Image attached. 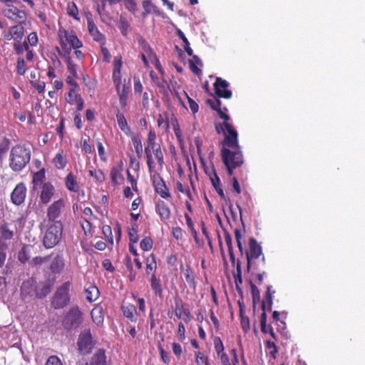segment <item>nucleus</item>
<instances>
[{"label":"nucleus","mask_w":365,"mask_h":365,"mask_svg":"<svg viewBox=\"0 0 365 365\" xmlns=\"http://www.w3.org/2000/svg\"><path fill=\"white\" fill-rule=\"evenodd\" d=\"M24 36V28L21 26H11L9 35L6 36L7 39L14 38L16 41L20 39Z\"/></svg>","instance_id":"30"},{"label":"nucleus","mask_w":365,"mask_h":365,"mask_svg":"<svg viewBox=\"0 0 365 365\" xmlns=\"http://www.w3.org/2000/svg\"><path fill=\"white\" fill-rule=\"evenodd\" d=\"M31 152L29 148L16 144L11 148L9 156V167L11 170L19 172L29 163Z\"/></svg>","instance_id":"2"},{"label":"nucleus","mask_w":365,"mask_h":365,"mask_svg":"<svg viewBox=\"0 0 365 365\" xmlns=\"http://www.w3.org/2000/svg\"><path fill=\"white\" fill-rule=\"evenodd\" d=\"M65 185L70 192H78L80 189V185L78 182L77 177L74 173L70 172L65 178Z\"/></svg>","instance_id":"22"},{"label":"nucleus","mask_w":365,"mask_h":365,"mask_svg":"<svg viewBox=\"0 0 365 365\" xmlns=\"http://www.w3.org/2000/svg\"><path fill=\"white\" fill-rule=\"evenodd\" d=\"M262 255V246L258 243L255 238L251 237L249 239V249L246 251L247 269L250 272L252 268V263L254 259H258Z\"/></svg>","instance_id":"8"},{"label":"nucleus","mask_w":365,"mask_h":365,"mask_svg":"<svg viewBox=\"0 0 365 365\" xmlns=\"http://www.w3.org/2000/svg\"><path fill=\"white\" fill-rule=\"evenodd\" d=\"M123 66V61L121 57L114 58V68L112 73V78L115 86L116 90H118V87L121 82V73L120 70Z\"/></svg>","instance_id":"15"},{"label":"nucleus","mask_w":365,"mask_h":365,"mask_svg":"<svg viewBox=\"0 0 365 365\" xmlns=\"http://www.w3.org/2000/svg\"><path fill=\"white\" fill-rule=\"evenodd\" d=\"M83 322V313L77 305L69 308L61 322L62 326L67 331L75 330Z\"/></svg>","instance_id":"5"},{"label":"nucleus","mask_w":365,"mask_h":365,"mask_svg":"<svg viewBox=\"0 0 365 365\" xmlns=\"http://www.w3.org/2000/svg\"><path fill=\"white\" fill-rule=\"evenodd\" d=\"M140 247L142 250L145 251H148L151 250L153 247V240L150 237H144V238L140 241Z\"/></svg>","instance_id":"60"},{"label":"nucleus","mask_w":365,"mask_h":365,"mask_svg":"<svg viewBox=\"0 0 365 365\" xmlns=\"http://www.w3.org/2000/svg\"><path fill=\"white\" fill-rule=\"evenodd\" d=\"M63 226L62 221H54L53 224L46 229L43 239V244L45 248L52 249L57 245L62 239Z\"/></svg>","instance_id":"3"},{"label":"nucleus","mask_w":365,"mask_h":365,"mask_svg":"<svg viewBox=\"0 0 365 365\" xmlns=\"http://www.w3.org/2000/svg\"><path fill=\"white\" fill-rule=\"evenodd\" d=\"M131 142L135 150V153L138 158H141L143 153V148L142 145L141 138L139 135H133L131 137Z\"/></svg>","instance_id":"34"},{"label":"nucleus","mask_w":365,"mask_h":365,"mask_svg":"<svg viewBox=\"0 0 365 365\" xmlns=\"http://www.w3.org/2000/svg\"><path fill=\"white\" fill-rule=\"evenodd\" d=\"M106 356L105 354V351L99 349L91 358L89 365H106Z\"/></svg>","instance_id":"31"},{"label":"nucleus","mask_w":365,"mask_h":365,"mask_svg":"<svg viewBox=\"0 0 365 365\" xmlns=\"http://www.w3.org/2000/svg\"><path fill=\"white\" fill-rule=\"evenodd\" d=\"M51 284L48 282L36 284L35 294L37 298H44L51 292Z\"/></svg>","instance_id":"25"},{"label":"nucleus","mask_w":365,"mask_h":365,"mask_svg":"<svg viewBox=\"0 0 365 365\" xmlns=\"http://www.w3.org/2000/svg\"><path fill=\"white\" fill-rule=\"evenodd\" d=\"M86 299L89 302H93L99 297V289L95 284H90L85 288Z\"/></svg>","instance_id":"26"},{"label":"nucleus","mask_w":365,"mask_h":365,"mask_svg":"<svg viewBox=\"0 0 365 365\" xmlns=\"http://www.w3.org/2000/svg\"><path fill=\"white\" fill-rule=\"evenodd\" d=\"M26 66L23 57H19L16 62V73L18 75L24 76L26 73Z\"/></svg>","instance_id":"52"},{"label":"nucleus","mask_w":365,"mask_h":365,"mask_svg":"<svg viewBox=\"0 0 365 365\" xmlns=\"http://www.w3.org/2000/svg\"><path fill=\"white\" fill-rule=\"evenodd\" d=\"M50 257H51V255H46L44 257H36L32 259L31 264L35 266L43 264L46 262H47V261H48Z\"/></svg>","instance_id":"64"},{"label":"nucleus","mask_w":365,"mask_h":365,"mask_svg":"<svg viewBox=\"0 0 365 365\" xmlns=\"http://www.w3.org/2000/svg\"><path fill=\"white\" fill-rule=\"evenodd\" d=\"M228 81L216 77L214 83V91L217 98L207 99L206 103L210 105L212 109L217 111L220 118L223 120L221 123L215 124L217 133H222L224 138L222 141L221 149L222 161L227 168L230 176H232L235 168L242 166L243 153L239 144L238 133L232 123H230V117L227 113V108L222 107L220 98L230 99L232 96V91L228 89Z\"/></svg>","instance_id":"1"},{"label":"nucleus","mask_w":365,"mask_h":365,"mask_svg":"<svg viewBox=\"0 0 365 365\" xmlns=\"http://www.w3.org/2000/svg\"><path fill=\"white\" fill-rule=\"evenodd\" d=\"M8 245L0 239V268L3 267L6 258Z\"/></svg>","instance_id":"57"},{"label":"nucleus","mask_w":365,"mask_h":365,"mask_svg":"<svg viewBox=\"0 0 365 365\" xmlns=\"http://www.w3.org/2000/svg\"><path fill=\"white\" fill-rule=\"evenodd\" d=\"M130 25L125 17L120 16L119 19L118 28L123 36H127Z\"/></svg>","instance_id":"44"},{"label":"nucleus","mask_w":365,"mask_h":365,"mask_svg":"<svg viewBox=\"0 0 365 365\" xmlns=\"http://www.w3.org/2000/svg\"><path fill=\"white\" fill-rule=\"evenodd\" d=\"M66 205L63 200L60 199L53 202L47 209L46 216L50 222L57 221L56 220L62 213V210Z\"/></svg>","instance_id":"11"},{"label":"nucleus","mask_w":365,"mask_h":365,"mask_svg":"<svg viewBox=\"0 0 365 365\" xmlns=\"http://www.w3.org/2000/svg\"><path fill=\"white\" fill-rule=\"evenodd\" d=\"M81 228L86 235H91L92 233V225L91 221L83 219L81 220Z\"/></svg>","instance_id":"61"},{"label":"nucleus","mask_w":365,"mask_h":365,"mask_svg":"<svg viewBox=\"0 0 365 365\" xmlns=\"http://www.w3.org/2000/svg\"><path fill=\"white\" fill-rule=\"evenodd\" d=\"M242 274V265H241V262L238 259L236 263V272L234 273V281H235L237 289H241L240 288V284H242L243 283Z\"/></svg>","instance_id":"37"},{"label":"nucleus","mask_w":365,"mask_h":365,"mask_svg":"<svg viewBox=\"0 0 365 365\" xmlns=\"http://www.w3.org/2000/svg\"><path fill=\"white\" fill-rule=\"evenodd\" d=\"M138 42L143 50L144 53L148 55V58L152 59V56H153L154 51L152 50L151 46L148 43L146 39L143 36H140L138 38Z\"/></svg>","instance_id":"36"},{"label":"nucleus","mask_w":365,"mask_h":365,"mask_svg":"<svg viewBox=\"0 0 365 365\" xmlns=\"http://www.w3.org/2000/svg\"><path fill=\"white\" fill-rule=\"evenodd\" d=\"M148 145L152 148V150L158 146L156 143V133L154 130L150 129L148 133Z\"/></svg>","instance_id":"56"},{"label":"nucleus","mask_w":365,"mask_h":365,"mask_svg":"<svg viewBox=\"0 0 365 365\" xmlns=\"http://www.w3.org/2000/svg\"><path fill=\"white\" fill-rule=\"evenodd\" d=\"M115 118L117 120L118 128L123 131V133L128 135L131 134V129L128 124L127 119L120 110L117 108L115 110Z\"/></svg>","instance_id":"21"},{"label":"nucleus","mask_w":365,"mask_h":365,"mask_svg":"<svg viewBox=\"0 0 365 365\" xmlns=\"http://www.w3.org/2000/svg\"><path fill=\"white\" fill-rule=\"evenodd\" d=\"M65 267L64 258L62 254L58 253L51 260L49 265L51 272L53 274L61 273Z\"/></svg>","instance_id":"17"},{"label":"nucleus","mask_w":365,"mask_h":365,"mask_svg":"<svg viewBox=\"0 0 365 365\" xmlns=\"http://www.w3.org/2000/svg\"><path fill=\"white\" fill-rule=\"evenodd\" d=\"M91 317L95 324L101 327L104 322V310L103 306L101 304H97L94 306L91 312Z\"/></svg>","instance_id":"18"},{"label":"nucleus","mask_w":365,"mask_h":365,"mask_svg":"<svg viewBox=\"0 0 365 365\" xmlns=\"http://www.w3.org/2000/svg\"><path fill=\"white\" fill-rule=\"evenodd\" d=\"M89 175L91 177L94 178L98 183H103L105 181L106 176L103 170L96 168V170H90Z\"/></svg>","instance_id":"46"},{"label":"nucleus","mask_w":365,"mask_h":365,"mask_svg":"<svg viewBox=\"0 0 365 365\" xmlns=\"http://www.w3.org/2000/svg\"><path fill=\"white\" fill-rule=\"evenodd\" d=\"M71 282H66L57 287L51 300V306L53 309L64 308L71 302Z\"/></svg>","instance_id":"4"},{"label":"nucleus","mask_w":365,"mask_h":365,"mask_svg":"<svg viewBox=\"0 0 365 365\" xmlns=\"http://www.w3.org/2000/svg\"><path fill=\"white\" fill-rule=\"evenodd\" d=\"M150 286L155 296L162 297L163 289L160 282V279L157 278L156 274H151Z\"/></svg>","instance_id":"29"},{"label":"nucleus","mask_w":365,"mask_h":365,"mask_svg":"<svg viewBox=\"0 0 365 365\" xmlns=\"http://www.w3.org/2000/svg\"><path fill=\"white\" fill-rule=\"evenodd\" d=\"M129 86L126 84H123L121 89L120 86L118 87V90H117V93L118 94V100L119 103L122 108H125V106L128 104V96L129 93Z\"/></svg>","instance_id":"27"},{"label":"nucleus","mask_w":365,"mask_h":365,"mask_svg":"<svg viewBox=\"0 0 365 365\" xmlns=\"http://www.w3.org/2000/svg\"><path fill=\"white\" fill-rule=\"evenodd\" d=\"M123 167L119 166H113L110 169V180L112 184L114 185H121L124 180V178L123 176Z\"/></svg>","instance_id":"23"},{"label":"nucleus","mask_w":365,"mask_h":365,"mask_svg":"<svg viewBox=\"0 0 365 365\" xmlns=\"http://www.w3.org/2000/svg\"><path fill=\"white\" fill-rule=\"evenodd\" d=\"M53 163L57 169H63L66 167V158L62 153H57L53 158Z\"/></svg>","instance_id":"38"},{"label":"nucleus","mask_w":365,"mask_h":365,"mask_svg":"<svg viewBox=\"0 0 365 365\" xmlns=\"http://www.w3.org/2000/svg\"><path fill=\"white\" fill-rule=\"evenodd\" d=\"M210 180L214 188L221 185V181L215 170V166L212 167V175H210Z\"/></svg>","instance_id":"58"},{"label":"nucleus","mask_w":365,"mask_h":365,"mask_svg":"<svg viewBox=\"0 0 365 365\" xmlns=\"http://www.w3.org/2000/svg\"><path fill=\"white\" fill-rule=\"evenodd\" d=\"M262 312L260 317V325H261V331L263 333H267L269 332V327H267V315L265 312L266 306L265 302H262Z\"/></svg>","instance_id":"41"},{"label":"nucleus","mask_w":365,"mask_h":365,"mask_svg":"<svg viewBox=\"0 0 365 365\" xmlns=\"http://www.w3.org/2000/svg\"><path fill=\"white\" fill-rule=\"evenodd\" d=\"M27 193V187L24 182H21L15 186L11 194V202L16 205H21L25 202Z\"/></svg>","instance_id":"12"},{"label":"nucleus","mask_w":365,"mask_h":365,"mask_svg":"<svg viewBox=\"0 0 365 365\" xmlns=\"http://www.w3.org/2000/svg\"><path fill=\"white\" fill-rule=\"evenodd\" d=\"M58 37L61 48L64 51L82 46V41L78 38L74 31H67L66 29L61 27L58 32Z\"/></svg>","instance_id":"6"},{"label":"nucleus","mask_w":365,"mask_h":365,"mask_svg":"<svg viewBox=\"0 0 365 365\" xmlns=\"http://www.w3.org/2000/svg\"><path fill=\"white\" fill-rule=\"evenodd\" d=\"M20 222L21 219L13 220L11 222L3 221L0 224V239L1 241L10 240L14 238L16 234V222Z\"/></svg>","instance_id":"10"},{"label":"nucleus","mask_w":365,"mask_h":365,"mask_svg":"<svg viewBox=\"0 0 365 365\" xmlns=\"http://www.w3.org/2000/svg\"><path fill=\"white\" fill-rule=\"evenodd\" d=\"M156 259L154 255L151 254L146 259V273L155 274L156 272Z\"/></svg>","instance_id":"39"},{"label":"nucleus","mask_w":365,"mask_h":365,"mask_svg":"<svg viewBox=\"0 0 365 365\" xmlns=\"http://www.w3.org/2000/svg\"><path fill=\"white\" fill-rule=\"evenodd\" d=\"M80 89H69L66 95V100L70 105H74L76 101L80 97L81 94L78 93Z\"/></svg>","instance_id":"42"},{"label":"nucleus","mask_w":365,"mask_h":365,"mask_svg":"<svg viewBox=\"0 0 365 365\" xmlns=\"http://www.w3.org/2000/svg\"><path fill=\"white\" fill-rule=\"evenodd\" d=\"M45 365H63V364L58 356L52 355L48 357Z\"/></svg>","instance_id":"63"},{"label":"nucleus","mask_w":365,"mask_h":365,"mask_svg":"<svg viewBox=\"0 0 365 365\" xmlns=\"http://www.w3.org/2000/svg\"><path fill=\"white\" fill-rule=\"evenodd\" d=\"M45 178V168H41L39 171H37L33 175V190H37L38 187L43 185V182Z\"/></svg>","instance_id":"32"},{"label":"nucleus","mask_w":365,"mask_h":365,"mask_svg":"<svg viewBox=\"0 0 365 365\" xmlns=\"http://www.w3.org/2000/svg\"><path fill=\"white\" fill-rule=\"evenodd\" d=\"M121 310L124 317L132 322H136L138 319V312L136 307L133 304L124 303L121 306Z\"/></svg>","instance_id":"19"},{"label":"nucleus","mask_w":365,"mask_h":365,"mask_svg":"<svg viewBox=\"0 0 365 365\" xmlns=\"http://www.w3.org/2000/svg\"><path fill=\"white\" fill-rule=\"evenodd\" d=\"M9 140L7 138L4 139V142L0 143V167L1 165V161L4 158V155L6 153H7L9 149Z\"/></svg>","instance_id":"62"},{"label":"nucleus","mask_w":365,"mask_h":365,"mask_svg":"<svg viewBox=\"0 0 365 365\" xmlns=\"http://www.w3.org/2000/svg\"><path fill=\"white\" fill-rule=\"evenodd\" d=\"M274 293V292H272V286L267 287V292L265 293V299L263 300V302H265V304H267V310L272 311V295Z\"/></svg>","instance_id":"54"},{"label":"nucleus","mask_w":365,"mask_h":365,"mask_svg":"<svg viewBox=\"0 0 365 365\" xmlns=\"http://www.w3.org/2000/svg\"><path fill=\"white\" fill-rule=\"evenodd\" d=\"M88 29L90 34L96 41H98L101 45H105L106 37L100 32L98 26L96 25L92 18H88Z\"/></svg>","instance_id":"13"},{"label":"nucleus","mask_w":365,"mask_h":365,"mask_svg":"<svg viewBox=\"0 0 365 365\" xmlns=\"http://www.w3.org/2000/svg\"><path fill=\"white\" fill-rule=\"evenodd\" d=\"M180 269L182 274H184L185 282L188 284V286L192 288H195L197 282L195 281V274L190 264H181Z\"/></svg>","instance_id":"20"},{"label":"nucleus","mask_w":365,"mask_h":365,"mask_svg":"<svg viewBox=\"0 0 365 365\" xmlns=\"http://www.w3.org/2000/svg\"><path fill=\"white\" fill-rule=\"evenodd\" d=\"M144 152L145 153V155H146V158H147V164H148V170L150 173H153L154 171V168H155V163L153 160V157H152V148L147 145L145 149H144Z\"/></svg>","instance_id":"43"},{"label":"nucleus","mask_w":365,"mask_h":365,"mask_svg":"<svg viewBox=\"0 0 365 365\" xmlns=\"http://www.w3.org/2000/svg\"><path fill=\"white\" fill-rule=\"evenodd\" d=\"M30 258V246L24 245L18 254V259L20 262L25 263Z\"/></svg>","instance_id":"40"},{"label":"nucleus","mask_w":365,"mask_h":365,"mask_svg":"<svg viewBox=\"0 0 365 365\" xmlns=\"http://www.w3.org/2000/svg\"><path fill=\"white\" fill-rule=\"evenodd\" d=\"M155 212L158 213L162 221H167L170 219L171 210L164 200H158L155 202Z\"/></svg>","instance_id":"14"},{"label":"nucleus","mask_w":365,"mask_h":365,"mask_svg":"<svg viewBox=\"0 0 365 365\" xmlns=\"http://www.w3.org/2000/svg\"><path fill=\"white\" fill-rule=\"evenodd\" d=\"M36 281L34 278H29L23 284L21 287V294L23 297L31 296L33 293H35Z\"/></svg>","instance_id":"24"},{"label":"nucleus","mask_w":365,"mask_h":365,"mask_svg":"<svg viewBox=\"0 0 365 365\" xmlns=\"http://www.w3.org/2000/svg\"><path fill=\"white\" fill-rule=\"evenodd\" d=\"M223 235H224V239L225 241V244L227 246L230 262L232 264H235V253H234V250H233L232 237H231L230 234L228 232V231L226 230H223Z\"/></svg>","instance_id":"28"},{"label":"nucleus","mask_w":365,"mask_h":365,"mask_svg":"<svg viewBox=\"0 0 365 365\" xmlns=\"http://www.w3.org/2000/svg\"><path fill=\"white\" fill-rule=\"evenodd\" d=\"M170 123L173 125V131H174V133L175 134V136H176V138L178 139V141L181 143H183V138H182V131H181V129L180 128L178 120L175 117V115H173V114L172 115L171 118H170Z\"/></svg>","instance_id":"33"},{"label":"nucleus","mask_w":365,"mask_h":365,"mask_svg":"<svg viewBox=\"0 0 365 365\" xmlns=\"http://www.w3.org/2000/svg\"><path fill=\"white\" fill-rule=\"evenodd\" d=\"M157 124L159 128H163L164 131L169 132L170 123L169 118L167 113L158 114L157 118Z\"/></svg>","instance_id":"35"},{"label":"nucleus","mask_w":365,"mask_h":365,"mask_svg":"<svg viewBox=\"0 0 365 365\" xmlns=\"http://www.w3.org/2000/svg\"><path fill=\"white\" fill-rule=\"evenodd\" d=\"M55 188L51 182H44L41 187V191L40 193V202L46 205L51 200L53 195Z\"/></svg>","instance_id":"16"},{"label":"nucleus","mask_w":365,"mask_h":365,"mask_svg":"<svg viewBox=\"0 0 365 365\" xmlns=\"http://www.w3.org/2000/svg\"><path fill=\"white\" fill-rule=\"evenodd\" d=\"M25 13L16 6H12L6 11V16L9 18H19L22 19L24 17Z\"/></svg>","instance_id":"47"},{"label":"nucleus","mask_w":365,"mask_h":365,"mask_svg":"<svg viewBox=\"0 0 365 365\" xmlns=\"http://www.w3.org/2000/svg\"><path fill=\"white\" fill-rule=\"evenodd\" d=\"M175 316L177 318L181 319L183 312H184V309L185 307V304L183 303L181 301V299H179L178 301V299H176L175 302Z\"/></svg>","instance_id":"55"},{"label":"nucleus","mask_w":365,"mask_h":365,"mask_svg":"<svg viewBox=\"0 0 365 365\" xmlns=\"http://www.w3.org/2000/svg\"><path fill=\"white\" fill-rule=\"evenodd\" d=\"M67 69L70 73V75H73L74 77H78V71L76 63L71 59L70 56L67 58L66 60Z\"/></svg>","instance_id":"53"},{"label":"nucleus","mask_w":365,"mask_h":365,"mask_svg":"<svg viewBox=\"0 0 365 365\" xmlns=\"http://www.w3.org/2000/svg\"><path fill=\"white\" fill-rule=\"evenodd\" d=\"M234 235H235V239L236 240L240 253L242 256H243L244 249H243V244L242 242V234L241 230L237 229V228L235 229L234 230Z\"/></svg>","instance_id":"49"},{"label":"nucleus","mask_w":365,"mask_h":365,"mask_svg":"<svg viewBox=\"0 0 365 365\" xmlns=\"http://www.w3.org/2000/svg\"><path fill=\"white\" fill-rule=\"evenodd\" d=\"M77 346L81 354H89L95 346V341L91 333V328H85L81 331L77 341Z\"/></svg>","instance_id":"7"},{"label":"nucleus","mask_w":365,"mask_h":365,"mask_svg":"<svg viewBox=\"0 0 365 365\" xmlns=\"http://www.w3.org/2000/svg\"><path fill=\"white\" fill-rule=\"evenodd\" d=\"M153 155H155V158L160 165V168L163 167V165L165 163L164 160V154L162 151V149L160 148V144L155 147L154 149L152 150Z\"/></svg>","instance_id":"48"},{"label":"nucleus","mask_w":365,"mask_h":365,"mask_svg":"<svg viewBox=\"0 0 365 365\" xmlns=\"http://www.w3.org/2000/svg\"><path fill=\"white\" fill-rule=\"evenodd\" d=\"M151 180L155 192L158 193L161 197L165 200H168V198L172 197L169 187L165 185L160 173L154 172L151 175Z\"/></svg>","instance_id":"9"},{"label":"nucleus","mask_w":365,"mask_h":365,"mask_svg":"<svg viewBox=\"0 0 365 365\" xmlns=\"http://www.w3.org/2000/svg\"><path fill=\"white\" fill-rule=\"evenodd\" d=\"M251 284V294L253 302V307L256 309V304L259 302L260 295H259V289L254 284L253 282H250Z\"/></svg>","instance_id":"50"},{"label":"nucleus","mask_w":365,"mask_h":365,"mask_svg":"<svg viewBox=\"0 0 365 365\" xmlns=\"http://www.w3.org/2000/svg\"><path fill=\"white\" fill-rule=\"evenodd\" d=\"M103 233L105 235V237H106L108 242L111 245H113L114 243V240H113V237L110 225H103Z\"/></svg>","instance_id":"59"},{"label":"nucleus","mask_w":365,"mask_h":365,"mask_svg":"<svg viewBox=\"0 0 365 365\" xmlns=\"http://www.w3.org/2000/svg\"><path fill=\"white\" fill-rule=\"evenodd\" d=\"M214 349L216 351L217 356H220L225 351V346L222 344V339L220 336L214 337Z\"/></svg>","instance_id":"51"},{"label":"nucleus","mask_w":365,"mask_h":365,"mask_svg":"<svg viewBox=\"0 0 365 365\" xmlns=\"http://www.w3.org/2000/svg\"><path fill=\"white\" fill-rule=\"evenodd\" d=\"M177 34L183 41V43H184L183 47H184L185 51H186L187 54L188 56H193V51L191 48V47L190 46V43L187 40V38L184 34V33L182 31H181V30H178L177 31Z\"/></svg>","instance_id":"45"}]
</instances>
